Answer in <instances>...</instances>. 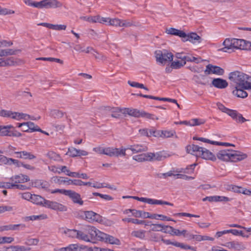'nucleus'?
<instances>
[{
  "instance_id": "nucleus-42",
  "label": "nucleus",
  "mask_w": 251,
  "mask_h": 251,
  "mask_svg": "<svg viewBox=\"0 0 251 251\" xmlns=\"http://www.w3.org/2000/svg\"><path fill=\"white\" fill-rule=\"evenodd\" d=\"M16 54V50L11 49L0 50V56H5Z\"/></svg>"
},
{
  "instance_id": "nucleus-16",
  "label": "nucleus",
  "mask_w": 251,
  "mask_h": 251,
  "mask_svg": "<svg viewBox=\"0 0 251 251\" xmlns=\"http://www.w3.org/2000/svg\"><path fill=\"white\" fill-rule=\"evenodd\" d=\"M161 241L166 245H172L184 250H193V247L178 242H171L170 240H166L162 237Z\"/></svg>"
},
{
  "instance_id": "nucleus-44",
  "label": "nucleus",
  "mask_w": 251,
  "mask_h": 251,
  "mask_svg": "<svg viewBox=\"0 0 251 251\" xmlns=\"http://www.w3.org/2000/svg\"><path fill=\"white\" fill-rule=\"evenodd\" d=\"M146 231L144 230H134L131 232V235L132 236L139 238L140 239H144L145 237Z\"/></svg>"
},
{
  "instance_id": "nucleus-58",
  "label": "nucleus",
  "mask_w": 251,
  "mask_h": 251,
  "mask_svg": "<svg viewBox=\"0 0 251 251\" xmlns=\"http://www.w3.org/2000/svg\"><path fill=\"white\" fill-rule=\"evenodd\" d=\"M39 240L38 239L34 238V239H28L26 240L25 244L28 246H32V245H37L39 242Z\"/></svg>"
},
{
  "instance_id": "nucleus-41",
  "label": "nucleus",
  "mask_w": 251,
  "mask_h": 251,
  "mask_svg": "<svg viewBox=\"0 0 251 251\" xmlns=\"http://www.w3.org/2000/svg\"><path fill=\"white\" fill-rule=\"evenodd\" d=\"M205 121L201 119H193L189 121V126H196L204 124Z\"/></svg>"
},
{
  "instance_id": "nucleus-20",
  "label": "nucleus",
  "mask_w": 251,
  "mask_h": 251,
  "mask_svg": "<svg viewBox=\"0 0 251 251\" xmlns=\"http://www.w3.org/2000/svg\"><path fill=\"white\" fill-rule=\"evenodd\" d=\"M38 25H42L50 29L55 30H65L67 26L65 25H53L47 23H41L38 24Z\"/></svg>"
},
{
  "instance_id": "nucleus-35",
  "label": "nucleus",
  "mask_w": 251,
  "mask_h": 251,
  "mask_svg": "<svg viewBox=\"0 0 251 251\" xmlns=\"http://www.w3.org/2000/svg\"><path fill=\"white\" fill-rule=\"evenodd\" d=\"M77 239L86 242H90L87 234L84 232V229L82 227L80 230H78Z\"/></svg>"
},
{
  "instance_id": "nucleus-28",
  "label": "nucleus",
  "mask_w": 251,
  "mask_h": 251,
  "mask_svg": "<svg viewBox=\"0 0 251 251\" xmlns=\"http://www.w3.org/2000/svg\"><path fill=\"white\" fill-rule=\"evenodd\" d=\"M15 154H16L17 157L20 158H24L25 159H33L36 158V156L30 152H27L26 151H23L20 152H15Z\"/></svg>"
},
{
  "instance_id": "nucleus-57",
  "label": "nucleus",
  "mask_w": 251,
  "mask_h": 251,
  "mask_svg": "<svg viewBox=\"0 0 251 251\" xmlns=\"http://www.w3.org/2000/svg\"><path fill=\"white\" fill-rule=\"evenodd\" d=\"M77 149L74 147H71L68 149V151L67 154H69L70 156L72 157H75L77 156L78 154H77Z\"/></svg>"
},
{
  "instance_id": "nucleus-19",
  "label": "nucleus",
  "mask_w": 251,
  "mask_h": 251,
  "mask_svg": "<svg viewBox=\"0 0 251 251\" xmlns=\"http://www.w3.org/2000/svg\"><path fill=\"white\" fill-rule=\"evenodd\" d=\"M43 8L47 9L62 6V4L56 0H43Z\"/></svg>"
},
{
  "instance_id": "nucleus-45",
  "label": "nucleus",
  "mask_w": 251,
  "mask_h": 251,
  "mask_svg": "<svg viewBox=\"0 0 251 251\" xmlns=\"http://www.w3.org/2000/svg\"><path fill=\"white\" fill-rule=\"evenodd\" d=\"M120 25V27H128L135 25L134 23L132 21L129 20H121Z\"/></svg>"
},
{
  "instance_id": "nucleus-49",
  "label": "nucleus",
  "mask_w": 251,
  "mask_h": 251,
  "mask_svg": "<svg viewBox=\"0 0 251 251\" xmlns=\"http://www.w3.org/2000/svg\"><path fill=\"white\" fill-rule=\"evenodd\" d=\"M47 215L45 214H42L40 215H32L27 217L26 218L29 220L34 221L38 220L46 219L47 218Z\"/></svg>"
},
{
  "instance_id": "nucleus-25",
  "label": "nucleus",
  "mask_w": 251,
  "mask_h": 251,
  "mask_svg": "<svg viewBox=\"0 0 251 251\" xmlns=\"http://www.w3.org/2000/svg\"><path fill=\"white\" fill-rule=\"evenodd\" d=\"M10 179L15 183H24L30 180V179L27 176L22 174L13 176L10 178Z\"/></svg>"
},
{
  "instance_id": "nucleus-14",
  "label": "nucleus",
  "mask_w": 251,
  "mask_h": 251,
  "mask_svg": "<svg viewBox=\"0 0 251 251\" xmlns=\"http://www.w3.org/2000/svg\"><path fill=\"white\" fill-rule=\"evenodd\" d=\"M99 238L111 244L119 245L120 243V241L118 239L101 232L100 235H99Z\"/></svg>"
},
{
  "instance_id": "nucleus-22",
  "label": "nucleus",
  "mask_w": 251,
  "mask_h": 251,
  "mask_svg": "<svg viewBox=\"0 0 251 251\" xmlns=\"http://www.w3.org/2000/svg\"><path fill=\"white\" fill-rule=\"evenodd\" d=\"M66 114V112L58 109H51L49 111V116L53 119H61Z\"/></svg>"
},
{
  "instance_id": "nucleus-56",
  "label": "nucleus",
  "mask_w": 251,
  "mask_h": 251,
  "mask_svg": "<svg viewBox=\"0 0 251 251\" xmlns=\"http://www.w3.org/2000/svg\"><path fill=\"white\" fill-rule=\"evenodd\" d=\"M80 19L88 21L90 23H97V20H98V18H97V16H82L80 17Z\"/></svg>"
},
{
  "instance_id": "nucleus-10",
  "label": "nucleus",
  "mask_w": 251,
  "mask_h": 251,
  "mask_svg": "<svg viewBox=\"0 0 251 251\" xmlns=\"http://www.w3.org/2000/svg\"><path fill=\"white\" fill-rule=\"evenodd\" d=\"M83 215L81 217L83 219L89 223H93L95 222H98L100 220V216L92 211H83Z\"/></svg>"
},
{
  "instance_id": "nucleus-12",
  "label": "nucleus",
  "mask_w": 251,
  "mask_h": 251,
  "mask_svg": "<svg viewBox=\"0 0 251 251\" xmlns=\"http://www.w3.org/2000/svg\"><path fill=\"white\" fill-rule=\"evenodd\" d=\"M66 196L69 197L74 203L78 204L80 205L83 204V201L79 193L71 190H68Z\"/></svg>"
},
{
  "instance_id": "nucleus-59",
  "label": "nucleus",
  "mask_w": 251,
  "mask_h": 251,
  "mask_svg": "<svg viewBox=\"0 0 251 251\" xmlns=\"http://www.w3.org/2000/svg\"><path fill=\"white\" fill-rule=\"evenodd\" d=\"M187 60L188 62H194L196 63H199L201 61H202L203 60L201 59V57H195L194 56H192L190 55H187Z\"/></svg>"
},
{
  "instance_id": "nucleus-1",
  "label": "nucleus",
  "mask_w": 251,
  "mask_h": 251,
  "mask_svg": "<svg viewBox=\"0 0 251 251\" xmlns=\"http://www.w3.org/2000/svg\"><path fill=\"white\" fill-rule=\"evenodd\" d=\"M229 84L232 88L251 89V76L240 71H234L229 74Z\"/></svg>"
},
{
  "instance_id": "nucleus-11",
  "label": "nucleus",
  "mask_w": 251,
  "mask_h": 251,
  "mask_svg": "<svg viewBox=\"0 0 251 251\" xmlns=\"http://www.w3.org/2000/svg\"><path fill=\"white\" fill-rule=\"evenodd\" d=\"M247 154L238 151L230 150V161L237 162L246 159Z\"/></svg>"
},
{
  "instance_id": "nucleus-17",
  "label": "nucleus",
  "mask_w": 251,
  "mask_h": 251,
  "mask_svg": "<svg viewBox=\"0 0 251 251\" xmlns=\"http://www.w3.org/2000/svg\"><path fill=\"white\" fill-rule=\"evenodd\" d=\"M212 86L218 89H225L228 86V82L226 80L221 78H214L211 83Z\"/></svg>"
},
{
  "instance_id": "nucleus-26",
  "label": "nucleus",
  "mask_w": 251,
  "mask_h": 251,
  "mask_svg": "<svg viewBox=\"0 0 251 251\" xmlns=\"http://www.w3.org/2000/svg\"><path fill=\"white\" fill-rule=\"evenodd\" d=\"M6 129L5 130L4 136H14V137H21L22 134L17 131L16 130H11V129H14V127L11 125L6 126Z\"/></svg>"
},
{
  "instance_id": "nucleus-31",
  "label": "nucleus",
  "mask_w": 251,
  "mask_h": 251,
  "mask_svg": "<svg viewBox=\"0 0 251 251\" xmlns=\"http://www.w3.org/2000/svg\"><path fill=\"white\" fill-rule=\"evenodd\" d=\"M30 248H26L23 246H10L7 248L6 251H29Z\"/></svg>"
},
{
  "instance_id": "nucleus-54",
  "label": "nucleus",
  "mask_w": 251,
  "mask_h": 251,
  "mask_svg": "<svg viewBox=\"0 0 251 251\" xmlns=\"http://www.w3.org/2000/svg\"><path fill=\"white\" fill-rule=\"evenodd\" d=\"M149 155L150 157V160H156L160 161L162 160V158L163 157L158 153L149 152Z\"/></svg>"
},
{
  "instance_id": "nucleus-29",
  "label": "nucleus",
  "mask_w": 251,
  "mask_h": 251,
  "mask_svg": "<svg viewBox=\"0 0 251 251\" xmlns=\"http://www.w3.org/2000/svg\"><path fill=\"white\" fill-rule=\"evenodd\" d=\"M233 41H234L235 50H247V48L245 47L246 41L244 40L233 38Z\"/></svg>"
},
{
  "instance_id": "nucleus-39",
  "label": "nucleus",
  "mask_w": 251,
  "mask_h": 251,
  "mask_svg": "<svg viewBox=\"0 0 251 251\" xmlns=\"http://www.w3.org/2000/svg\"><path fill=\"white\" fill-rule=\"evenodd\" d=\"M150 233L149 240L152 242H157L160 240H161L162 236L159 234L151 232L150 231H149Z\"/></svg>"
},
{
  "instance_id": "nucleus-33",
  "label": "nucleus",
  "mask_w": 251,
  "mask_h": 251,
  "mask_svg": "<svg viewBox=\"0 0 251 251\" xmlns=\"http://www.w3.org/2000/svg\"><path fill=\"white\" fill-rule=\"evenodd\" d=\"M147 203L151 204H166L170 206H173V204L168 201H163L162 200H154L151 199L147 198Z\"/></svg>"
},
{
  "instance_id": "nucleus-46",
  "label": "nucleus",
  "mask_w": 251,
  "mask_h": 251,
  "mask_svg": "<svg viewBox=\"0 0 251 251\" xmlns=\"http://www.w3.org/2000/svg\"><path fill=\"white\" fill-rule=\"evenodd\" d=\"M124 222H127L128 223H132L137 225H141L145 223V221L139 220L137 219L125 218L122 219Z\"/></svg>"
},
{
  "instance_id": "nucleus-40",
  "label": "nucleus",
  "mask_w": 251,
  "mask_h": 251,
  "mask_svg": "<svg viewBox=\"0 0 251 251\" xmlns=\"http://www.w3.org/2000/svg\"><path fill=\"white\" fill-rule=\"evenodd\" d=\"M63 232L69 237L77 238L78 230L67 229Z\"/></svg>"
},
{
  "instance_id": "nucleus-51",
  "label": "nucleus",
  "mask_w": 251,
  "mask_h": 251,
  "mask_svg": "<svg viewBox=\"0 0 251 251\" xmlns=\"http://www.w3.org/2000/svg\"><path fill=\"white\" fill-rule=\"evenodd\" d=\"M36 186L41 187L43 189H47L49 188V183L46 181L38 180L35 182Z\"/></svg>"
},
{
  "instance_id": "nucleus-55",
  "label": "nucleus",
  "mask_w": 251,
  "mask_h": 251,
  "mask_svg": "<svg viewBox=\"0 0 251 251\" xmlns=\"http://www.w3.org/2000/svg\"><path fill=\"white\" fill-rule=\"evenodd\" d=\"M121 19L118 18H114L111 19L110 18L109 25L115 26H119L120 27L121 25Z\"/></svg>"
},
{
  "instance_id": "nucleus-62",
  "label": "nucleus",
  "mask_w": 251,
  "mask_h": 251,
  "mask_svg": "<svg viewBox=\"0 0 251 251\" xmlns=\"http://www.w3.org/2000/svg\"><path fill=\"white\" fill-rule=\"evenodd\" d=\"M14 13V11L7 8H2L0 6V15H5Z\"/></svg>"
},
{
  "instance_id": "nucleus-60",
  "label": "nucleus",
  "mask_w": 251,
  "mask_h": 251,
  "mask_svg": "<svg viewBox=\"0 0 251 251\" xmlns=\"http://www.w3.org/2000/svg\"><path fill=\"white\" fill-rule=\"evenodd\" d=\"M175 56L177 59H181V61L182 62H185V63H186V60H187V55H185L184 53L182 52H177L175 54Z\"/></svg>"
},
{
  "instance_id": "nucleus-61",
  "label": "nucleus",
  "mask_w": 251,
  "mask_h": 251,
  "mask_svg": "<svg viewBox=\"0 0 251 251\" xmlns=\"http://www.w3.org/2000/svg\"><path fill=\"white\" fill-rule=\"evenodd\" d=\"M83 182L79 179H68V185L73 184L76 186H81Z\"/></svg>"
},
{
  "instance_id": "nucleus-63",
  "label": "nucleus",
  "mask_w": 251,
  "mask_h": 251,
  "mask_svg": "<svg viewBox=\"0 0 251 251\" xmlns=\"http://www.w3.org/2000/svg\"><path fill=\"white\" fill-rule=\"evenodd\" d=\"M226 113L234 120L237 119L238 116L239 114V113H238L236 111L229 109L227 111Z\"/></svg>"
},
{
  "instance_id": "nucleus-53",
  "label": "nucleus",
  "mask_w": 251,
  "mask_h": 251,
  "mask_svg": "<svg viewBox=\"0 0 251 251\" xmlns=\"http://www.w3.org/2000/svg\"><path fill=\"white\" fill-rule=\"evenodd\" d=\"M27 126L29 128V131L30 132H34V131H37L39 130V126H38L35 125V124L31 122H27Z\"/></svg>"
},
{
  "instance_id": "nucleus-15",
  "label": "nucleus",
  "mask_w": 251,
  "mask_h": 251,
  "mask_svg": "<svg viewBox=\"0 0 251 251\" xmlns=\"http://www.w3.org/2000/svg\"><path fill=\"white\" fill-rule=\"evenodd\" d=\"M226 247L230 250L243 251L246 249L245 245L241 242L233 241L226 243Z\"/></svg>"
},
{
  "instance_id": "nucleus-23",
  "label": "nucleus",
  "mask_w": 251,
  "mask_h": 251,
  "mask_svg": "<svg viewBox=\"0 0 251 251\" xmlns=\"http://www.w3.org/2000/svg\"><path fill=\"white\" fill-rule=\"evenodd\" d=\"M192 79L195 81L197 84H201L202 85H206L209 83V80L204 75H194Z\"/></svg>"
},
{
  "instance_id": "nucleus-18",
  "label": "nucleus",
  "mask_w": 251,
  "mask_h": 251,
  "mask_svg": "<svg viewBox=\"0 0 251 251\" xmlns=\"http://www.w3.org/2000/svg\"><path fill=\"white\" fill-rule=\"evenodd\" d=\"M199 156L206 160L212 161H215L216 160V156L211 152L202 147L201 150L200 155Z\"/></svg>"
},
{
  "instance_id": "nucleus-43",
  "label": "nucleus",
  "mask_w": 251,
  "mask_h": 251,
  "mask_svg": "<svg viewBox=\"0 0 251 251\" xmlns=\"http://www.w3.org/2000/svg\"><path fill=\"white\" fill-rule=\"evenodd\" d=\"M186 64L185 62L181 61H172L171 64V67L174 69H178Z\"/></svg>"
},
{
  "instance_id": "nucleus-50",
  "label": "nucleus",
  "mask_w": 251,
  "mask_h": 251,
  "mask_svg": "<svg viewBox=\"0 0 251 251\" xmlns=\"http://www.w3.org/2000/svg\"><path fill=\"white\" fill-rule=\"evenodd\" d=\"M162 137L163 138H169L173 136L175 134L176 132L175 130H162L161 132Z\"/></svg>"
},
{
  "instance_id": "nucleus-36",
  "label": "nucleus",
  "mask_w": 251,
  "mask_h": 251,
  "mask_svg": "<svg viewBox=\"0 0 251 251\" xmlns=\"http://www.w3.org/2000/svg\"><path fill=\"white\" fill-rule=\"evenodd\" d=\"M14 58L10 57L4 59V58H0V66H12L14 64Z\"/></svg>"
},
{
  "instance_id": "nucleus-47",
  "label": "nucleus",
  "mask_w": 251,
  "mask_h": 251,
  "mask_svg": "<svg viewBox=\"0 0 251 251\" xmlns=\"http://www.w3.org/2000/svg\"><path fill=\"white\" fill-rule=\"evenodd\" d=\"M227 189L235 193H242V191L244 190V188L240 186L231 184L228 186Z\"/></svg>"
},
{
  "instance_id": "nucleus-7",
  "label": "nucleus",
  "mask_w": 251,
  "mask_h": 251,
  "mask_svg": "<svg viewBox=\"0 0 251 251\" xmlns=\"http://www.w3.org/2000/svg\"><path fill=\"white\" fill-rule=\"evenodd\" d=\"M84 232L89 237L90 241L96 239L97 237L99 238L101 232L98 230L95 227L90 226H85L83 227Z\"/></svg>"
},
{
  "instance_id": "nucleus-3",
  "label": "nucleus",
  "mask_w": 251,
  "mask_h": 251,
  "mask_svg": "<svg viewBox=\"0 0 251 251\" xmlns=\"http://www.w3.org/2000/svg\"><path fill=\"white\" fill-rule=\"evenodd\" d=\"M156 61L162 64H165L167 62L172 61L174 55L167 50H158L155 52Z\"/></svg>"
},
{
  "instance_id": "nucleus-32",
  "label": "nucleus",
  "mask_w": 251,
  "mask_h": 251,
  "mask_svg": "<svg viewBox=\"0 0 251 251\" xmlns=\"http://www.w3.org/2000/svg\"><path fill=\"white\" fill-rule=\"evenodd\" d=\"M149 153H143L135 155L132 157V159L137 162H142L147 160H150Z\"/></svg>"
},
{
  "instance_id": "nucleus-5",
  "label": "nucleus",
  "mask_w": 251,
  "mask_h": 251,
  "mask_svg": "<svg viewBox=\"0 0 251 251\" xmlns=\"http://www.w3.org/2000/svg\"><path fill=\"white\" fill-rule=\"evenodd\" d=\"M0 116L3 117H9L13 119L20 120L21 119H26V117H29V116L27 114L20 113L16 112H12L9 110H0Z\"/></svg>"
},
{
  "instance_id": "nucleus-4",
  "label": "nucleus",
  "mask_w": 251,
  "mask_h": 251,
  "mask_svg": "<svg viewBox=\"0 0 251 251\" xmlns=\"http://www.w3.org/2000/svg\"><path fill=\"white\" fill-rule=\"evenodd\" d=\"M126 113L136 118L143 117L149 119L158 120V118L154 115L147 113L144 111H140L136 109L127 108L126 109Z\"/></svg>"
},
{
  "instance_id": "nucleus-38",
  "label": "nucleus",
  "mask_w": 251,
  "mask_h": 251,
  "mask_svg": "<svg viewBox=\"0 0 251 251\" xmlns=\"http://www.w3.org/2000/svg\"><path fill=\"white\" fill-rule=\"evenodd\" d=\"M68 179H69L67 177L61 176H53L52 177V181L54 183H58L59 184H61L62 183H67L68 184Z\"/></svg>"
},
{
  "instance_id": "nucleus-34",
  "label": "nucleus",
  "mask_w": 251,
  "mask_h": 251,
  "mask_svg": "<svg viewBox=\"0 0 251 251\" xmlns=\"http://www.w3.org/2000/svg\"><path fill=\"white\" fill-rule=\"evenodd\" d=\"M46 199L40 196L33 194L31 201L37 205H43Z\"/></svg>"
},
{
  "instance_id": "nucleus-37",
  "label": "nucleus",
  "mask_w": 251,
  "mask_h": 251,
  "mask_svg": "<svg viewBox=\"0 0 251 251\" xmlns=\"http://www.w3.org/2000/svg\"><path fill=\"white\" fill-rule=\"evenodd\" d=\"M232 38H226L224 41L223 45L225 46L224 48L220 49L219 50L223 51V52H229L228 50H230V46Z\"/></svg>"
},
{
  "instance_id": "nucleus-52",
  "label": "nucleus",
  "mask_w": 251,
  "mask_h": 251,
  "mask_svg": "<svg viewBox=\"0 0 251 251\" xmlns=\"http://www.w3.org/2000/svg\"><path fill=\"white\" fill-rule=\"evenodd\" d=\"M94 52L93 54L96 59H99L104 61L106 60L107 57L103 54L99 53L97 50H94Z\"/></svg>"
},
{
  "instance_id": "nucleus-9",
  "label": "nucleus",
  "mask_w": 251,
  "mask_h": 251,
  "mask_svg": "<svg viewBox=\"0 0 251 251\" xmlns=\"http://www.w3.org/2000/svg\"><path fill=\"white\" fill-rule=\"evenodd\" d=\"M43 206L54 210L60 211H65L67 210L66 207L63 204L56 201H50L47 200L45 201Z\"/></svg>"
},
{
  "instance_id": "nucleus-30",
  "label": "nucleus",
  "mask_w": 251,
  "mask_h": 251,
  "mask_svg": "<svg viewBox=\"0 0 251 251\" xmlns=\"http://www.w3.org/2000/svg\"><path fill=\"white\" fill-rule=\"evenodd\" d=\"M166 32L168 34L178 36L181 38L185 36L184 31L172 27L167 29Z\"/></svg>"
},
{
  "instance_id": "nucleus-27",
  "label": "nucleus",
  "mask_w": 251,
  "mask_h": 251,
  "mask_svg": "<svg viewBox=\"0 0 251 251\" xmlns=\"http://www.w3.org/2000/svg\"><path fill=\"white\" fill-rule=\"evenodd\" d=\"M232 89H234L232 91V94L233 95L237 96L239 98H245L248 96V93L247 92L245 91L246 90L245 88H232Z\"/></svg>"
},
{
  "instance_id": "nucleus-6",
  "label": "nucleus",
  "mask_w": 251,
  "mask_h": 251,
  "mask_svg": "<svg viewBox=\"0 0 251 251\" xmlns=\"http://www.w3.org/2000/svg\"><path fill=\"white\" fill-rule=\"evenodd\" d=\"M130 150L133 154L138 153L141 152L146 151L148 148L141 144H134L132 145H128L126 148H124L122 147L120 148V150H124L125 153L126 154V151Z\"/></svg>"
},
{
  "instance_id": "nucleus-24",
  "label": "nucleus",
  "mask_w": 251,
  "mask_h": 251,
  "mask_svg": "<svg viewBox=\"0 0 251 251\" xmlns=\"http://www.w3.org/2000/svg\"><path fill=\"white\" fill-rule=\"evenodd\" d=\"M230 150H225L219 151L217 154V156L218 159L225 161H230Z\"/></svg>"
},
{
  "instance_id": "nucleus-2",
  "label": "nucleus",
  "mask_w": 251,
  "mask_h": 251,
  "mask_svg": "<svg viewBox=\"0 0 251 251\" xmlns=\"http://www.w3.org/2000/svg\"><path fill=\"white\" fill-rule=\"evenodd\" d=\"M93 151L100 154H105L109 156H126L124 150H120V149L116 148H103L97 147L93 148Z\"/></svg>"
},
{
  "instance_id": "nucleus-48",
  "label": "nucleus",
  "mask_w": 251,
  "mask_h": 251,
  "mask_svg": "<svg viewBox=\"0 0 251 251\" xmlns=\"http://www.w3.org/2000/svg\"><path fill=\"white\" fill-rule=\"evenodd\" d=\"M20 225H9L7 226H1L0 227V231H3L4 230H15L17 229V227L19 226Z\"/></svg>"
},
{
  "instance_id": "nucleus-8",
  "label": "nucleus",
  "mask_w": 251,
  "mask_h": 251,
  "mask_svg": "<svg viewBox=\"0 0 251 251\" xmlns=\"http://www.w3.org/2000/svg\"><path fill=\"white\" fill-rule=\"evenodd\" d=\"M225 73L224 70L217 66H214L209 64L206 66V69L204 70L205 75L215 74L219 75H222Z\"/></svg>"
},
{
  "instance_id": "nucleus-13",
  "label": "nucleus",
  "mask_w": 251,
  "mask_h": 251,
  "mask_svg": "<svg viewBox=\"0 0 251 251\" xmlns=\"http://www.w3.org/2000/svg\"><path fill=\"white\" fill-rule=\"evenodd\" d=\"M182 40L184 42L189 41L194 44L197 42L200 43L201 41V37L195 32H192L188 34L185 33V36L182 37Z\"/></svg>"
},
{
  "instance_id": "nucleus-21",
  "label": "nucleus",
  "mask_w": 251,
  "mask_h": 251,
  "mask_svg": "<svg viewBox=\"0 0 251 251\" xmlns=\"http://www.w3.org/2000/svg\"><path fill=\"white\" fill-rule=\"evenodd\" d=\"M202 147L194 144L187 146L186 150L188 153L199 156Z\"/></svg>"
},
{
  "instance_id": "nucleus-64",
  "label": "nucleus",
  "mask_w": 251,
  "mask_h": 251,
  "mask_svg": "<svg viewBox=\"0 0 251 251\" xmlns=\"http://www.w3.org/2000/svg\"><path fill=\"white\" fill-rule=\"evenodd\" d=\"M151 226H152L151 230L156 231H162L163 227V225L161 224H151Z\"/></svg>"
}]
</instances>
